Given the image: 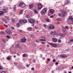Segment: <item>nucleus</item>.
<instances>
[{
	"mask_svg": "<svg viewBox=\"0 0 73 73\" xmlns=\"http://www.w3.org/2000/svg\"><path fill=\"white\" fill-rule=\"evenodd\" d=\"M28 21L31 24H33L35 23V20L34 19L31 18L28 19Z\"/></svg>",
	"mask_w": 73,
	"mask_h": 73,
	"instance_id": "obj_1",
	"label": "nucleus"
},
{
	"mask_svg": "<svg viewBox=\"0 0 73 73\" xmlns=\"http://www.w3.org/2000/svg\"><path fill=\"white\" fill-rule=\"evenodd\" d=\"M46 9H43L42 11H41V14L42 15H44L46 13Z\"/></svg>",
	"mask_w": 73,
	"mask_h": 73,
	"instance_id": "obj_2",
	"label": "nucleus"
},
{
	"mask_svg": "<svg viewBox=\"0 0 73 73\" xmlns=\"http://www.w3.org/2000/svg\"><path fill=\"white\" fill-rule=\"evenodd\" d=\"M19 5L21 8H24L25 6V4L24 3L22 2L19 4Z\"/></svg>",
	"mask_w": 73,
	"mask_h": 73,
	"instance_id": "obj_3",
	"label": "nucleus"
},
{
	"mask_svg": "<svg viewBox=\"0 0 73 73\" xmlns=\"http://www.w3.org/2000/svg\"><path fill=\"white\" fill-rule=\"evenodd\" d=\"M21 42H25L27 41V38L25 37H23L21 40Z\"/></svg>",
	"mask_w": 73,
	"mask_h": 73,
	"instance_id": "obj_4",
	"label": "nucleus"
},
{
	"mask_svg": "<svg viewBox=\"0 0 73 73\" xmlns=\"http://www.w3.org/2000/svg\"><path fill=\"white\" fill-rule=\"evenodd\" d=\"M60 11H62V12H61V13L63 16H65V15H66V12L62 10H61Z\"/></svg>",
	"mask_w": 73,
	"mask_h": 73,
	"instance_id": "obj_5",
	"label": "nucleus"
},
{
	"mask_svg": "<svg viewBox=\"0 0 73 73\" xmlns=\"http://www.w3.org/2000/svg\"><path fill=\"white\" fill-rule=\"evenodd\" d=\"M49 12L50 13H51V14H53L54 13L55 11L54 10L51 9L49 10Z\"/></svg>",
	"mask_w": 73,
	"mask_h": 73,
	"instance_id": "obj_6",
	"label": "nucleus"
},
{
	"mask_svg": "<svg viewBox=\"0 0 73 73\" xmlns=\"http://www.w3.org/2000/svg\"><path fill=\"white\" fill-rule=\"evenodd\" d=\"M38 9H40L42 8V5L40 3H38Z\"/></svg>",
	"mask_w": 73,
	"mask_h": 73,
	"instance_id": "obj_7",
	"label": "nucleus"
},
{
	"mask_svg": "<svg viewBox=\"0 0 73 73\" xmlns=\"http://www.w3.org/2000/svg\"><path fill=\"white\" fill-rule=\"evenodd\" d=\"M6 33L9 35H11L12 34V32L9 30H6Z\"/></svg>",
	"mask_w": 73,
	"mask_h": 73,
	"instance_id": "obj_8",
	"label": "nucleus"
},
{
	"mask_svg": "<svg viewBox=\"0 0 73 73\" xmlns=\"http://www.w3.org/2000/svg\"><path fill=\"white\" fill-rule=\"evenodd\" d=\"M49 44H50V45H51V46H52L55 47L56 46H57V45L54 43H48Z\"/></svg>",
	"mask_w": 73,
	"mask_h": 73,
	"instance_id": "obj_9",
	"label": "nucleus"
},
{
	"mask_svg": "<svg viewBox=\"0 0 73 73\" xmlns=\"http://www.w3.org/2000/svg\"><path fill=\"white\" fill-rule=\"evenodd\" d=\"M49 28L50 29H54V25H51L49 27Z\"/></svg>",
	"mask_w": 73,
	"mask_h": 73,
	"instance_id": "obj_10",
	"label": "nucleus"
},
{
	"mask_svg": "<svg viewBox=\"0 0 73 73\" xmlns=\"http://www.w3.org/2000/svg\"><path fill=\"white\" fill-rule=\"evenodd\" d=\"M60 56L62 58H65V57H67V56L65 54H62L60 55Z\"/></svg>",
	"mask_w": 73,
	"mask_h": 73,
	"instance_id": "obj_11",
	"label": "nucleus"
},
{
	"mask_svg": "<svg viewBox=\"0 0 73 73\" xmlns=\"http://www.w3.org/2000/svg\"><path fill=\"white\" fill-rule=\"evenodd\" d=\"M34 5V4H30L29 5V8H30V9H31L33 7V5Z\"/></svg>",
	"mask_w": 73,
	"mask_h": 73,
	"instance_id": "obj_12",
	"label": "nucleus"
},
{
	"mask_svg": "<svg viewBox=\"0 0 73 73\" xmlns=\"http://www.w3.org/2000/svg\"><path fill=\"white\" fill-rule=\"evenodd\" d=\"M52 41L53 42H56L57 41V40L56 38H52Z\"/></svg>",
	"mask_w": 73,
	"mask_h": 73,
	"instance_id": "obj_13",
	"label": "nucleus"
},
{
	"mask_svg": "<svg viewBox=\"0 0 73 73\" xmlns=\"http://www.w3.org/2000/svg\"><path fill=\"white\" fill-rule=\"evenodd\" d=\"M70 3L69 1V0H67L66 3L64 4V5H68L69 3Z\"/></svg>",
	"mask_w": 73,
	"mask_h": 73,
	"instance_id": "obj_14",
	"label": "nucleus"
},
{
	"mask_svg": "<svg viewBox=\"0 0 73 73\" xmlns=\"http://www.w3.org/2000/svg\"><path fill=\"white\" fill-rule=\"evenodd\" d=\"M4 12L3 11H0V16H3V15H4Z\"/></svg>",
	"mask_w": 73,
	"mask_h": 73,
	"instance_id": "obj_15",
	"label": "nucleus"
},
{
	"mask_svg": "<svg viewBox=\"0 0 73 73\" xmlns=\"http://www.w3.org/2000/svg\"><path fill=\"white\" fill-rule=\"evenodd\" d=\"M50 34L51 35H52V36H55V33L53 31H51Z\"/></svg>",
	"mask_w": 73,
	"mask_h": 73,
	"instance_id": "obj_16",
	"label": "nucleus"
},
{
	"mask_svg": "<svg viewBox=\"0 0 73 73\" xmlns=\"http://www.w3.org/2000/svg\"><path fill=\"white\" fill-rule=\"evenodd\" d=\"M3 11H4V13H7L8 12V11L7 9H3Z\"/></svg>",
	"mask_w": 73,
	"mask_h": 73,
	"instance_id": "obj_17",
	"label": "nucleus"
},
{
	"mask_svg": "<svg viewBox=\"0 0 73 73\" xmlns=\"http://www.w3.org/2000/svg\"><path fill=\"white\" fill-rule=\"evenodd\" d=\"M69 20H71L72 21H73V18L71 16H70L68 18Z\"/></svg>",
	"mask_w": 73,
	"mask_h": 73,
	"instance_id": "obj_18",
	"label": "nucleus"
},
{
	"mask_svg": "<svg viewBox=\"0 0 73 73\" xmlns=\"http://www.w3.org/2000/svg\"><path fill=\"white\" fill-rule=\"evenodd\" d=\"M45 20L48 23H49V22H50V20H49V19H48V18H47L45 19Z\"/></svg>",
	"mask_w": 73,
	"mask_h": 73,
	"instance_id": "obj_19",
	"label": "nucleus"
},
{
	"mask_svg": "<svg viewBox=\"0 0 73 73\" xmlns=\"http://www.w3.org/2000/svg\"><path fill=\"white\" fill-rule=\"evenodd\" d=\"M32 27H28L27 28V30L28 31H31V30H32Z\"/></svg>",
	"mask_w": 73,
	"mask_h": 73,
	"instance_id": "obj_20",
	"label": "nucleus"
},
{
	"mask_svg": "<svg viewBox=\"0 0 73 73\" xmlns=\"http://www.w3.org/2000/svg\"><path fill=\"white\" fill-rule=\"evenodd\" d=\"M33 11L36 14H37L38 13V11H37L36 9H34L33 10Z\"/></svg>",
	"mask_w": 73,
	"mask_h": 73,
	"instance_id": "obj_21",
	"label": "nucleus"
},
{
	"mask_svg": "<svg viewBox=\"0 0 73 73\" xmlns=\"http://www.w3.org/2000/svg\"><path fill=\"white\" fill-rule=\"evenodd\" d=\"M16 27L17 28H19L20 26V24H19V23H17L16 25Z\"/></svg>",
	"mask_w": 73,
	"mask_h": 73,
	"instance_id": "obj_22",
	"label": "nucleus"
},
{
	"mask_svg": "<svg viewBox=\"0 0 73 73\" xmlns=\"http://www.w3.org/2000/svg\"><path fill=\"white\" fill-rule=\"evenodd\" d=\"M19 46H20V44H18L15 46V48H19Z\"/></svg>",
	"mask_w": 73,
	"mask_h": 73,
	"instance_id": "obj_23",
	"label": "nucleus"
},
{
	"mask_svg": "<svg viewBox=\"0 0 73 73\" xmlns=\"http://www.w3.org/2000/svg\"><path fill=\"white\" fill-rule=\"evenodd\" d=\"M30 36H31V37L32 38H34L35 37V35H33L32 34L30 35Z\"/></svg>",
	"mask_w": 73,
	"mask_h": 73,
	"instance_id": "obj_24",
	"label": "nucleus"
},
{
	"mask_svg": "<svg viewBox=\"0 0 73 73\" xmlns=\"http://www.w3.org/2000/svg\"><path fill=\"white\" fill-rule=\"evenodd\" d=\"M62 29L63 31H64V32H65V31H66V30L65 29V28L64 27H63L62 28Z\"/></svg>",
	"mask_w": 73,
	"mask_h": 73,
	"instance_id": "obj_25",
	"label": "nucleus"
},
{
	"mask_svg": "<svg viewBox=\"0 0 73 73\" xmlns=\"http://www.w3.org/2000/svg\"><path fill=\"white\" fill-rule=\"evenodd\" d=\"M23 22V21L22 20H19V23H20V24H21Z\"/></svg>",
	"mask_w": 73,
	"mask_h": 73,
	"instance_id": "obj_26",
	"label": "nucleus"
},
{
	"mask_svg": "<svg viewBox=\"0 0 73 73\" xmlns=\"http://www.w3.org/2000/svg\"><path fill=\"white\" fill-rule=\"evenodd\" d=\"M5 18H6V19H7L8 20H9L10 19L9 18V17H7V16H5Z\"/></svg>",
	"mask_w": 73,
	"mask_h": 73,
	"instance_id": "obj_27",
	"label": "nucleus"
},
{
	"mask_svg": "<svg viewBox=\"0 0 73 73\" xmlns=\"http://www.w3.org/2000/svg\"><path fill=\"white\" fill-rule=\"evenodd\" d=\"M23 22L24 23H27V21L26 20H23Z\"/></svg>",
	"mask_w": 73,
	"mask_h": 73,
	"instance_id": "obj_28",
	"label": "nucleus"
},
{
	"mask_svg": "<svg viewBox=\"0 0 73 73\" xmlns=\"http://www.w3.org/2000/svg\"><path fill=\"white\" fill-rule=\"evenodd\" d=\"M31 45H32V46H36V44H35V43H32L31 44Z\"/></svg>",
	"mask_w": 73,
	"mask_h": 73,
	"instance_id": "obj_29",
	"label": "nucleus"
},
{
	"mask_svg": "<svg viewBox=\"0 0 73 73\" xmlns=\"http://www.w3.org/2000/svg\"><path fill=\"white\" fill-rule=\"evenodd\" d=\"M40 41H46V40L44 39H40Z\"/></svg>",
	"mask_w": 73,
	"mask_h": 73,
	"instance_id": "obj_30",
	"label": "nucleus"
},
{
	"mask_svg": "<svg viewBox=\"0 0 73 73\" xmlns=\"http://www.w3.org/2000/svg\"><path fill=\"white\" fill-rule=\"evenodd\" d=\"M13 11H14V12H16V7H14Z\"/></svg>",
	"mask_w": 73,
	"mask_h": 73,
	"instance_id": "obj_31",
	"label": "nucleus"
},
{
	"mask_svg": "<svg viewBox=\"0 0 73 73\" xmlns=\"http://www.w3.org/2000/svg\"><path fill=\"white\" fill-rule=\"evenodd\" d=\"M26 17H27V18H29V16L28 15H26Z\"/></svg>",
	"mask_w": 73,
	"mask_h": 73,
	"instance_id": "obj_32",
	"label": "nucleus"
},
{
	"mask_svg": "<svg viewBox=\"0 0 73 73\" xmlns=\"http://www.w3.org/2000/svg\"><path fill=\"white\" fill-rule=\"evenodd\" d=\"M2 41L3 42H6V41L5 40H4L3 39H2Z\"/></svg>",
	"mask_w": 73,
	"mask_h": 73,
	"instance_id": "obj_33",
	"label": "nucleus"
},
{
	"mask_svg": "<svg viewBox=\"0 0 73 73\" xmlns=\"http://www.w3.org/2000/svg\"><path fill=\"white\" fill-rule=\"evenodd\" d=\"M23 10H21L20 12V14H22L23 13Z\"/></svg>",
	"mask_w": 73,
	"mask_h": 73,
	"instance_id": "obj_34",
	"label": "nucleus"
},
{
	"mask_svg": "<svg viewBox=\"0 0 73 73\" xmlns=\"http://www.w3.org/2000/svg\"><path fill=\"white\" fill-rule=\"evenodd\" d=\"M41 38L43 39H44V40H45V39H46V38L45 37L42 36V37Z\"/></svg>",
	"mask_w": 73,
	"mask_h": 73,
	"instance_id": "obj_35",
	"label": "nucleus"
},
{
	"mask_svg": "<svg viewBox=\"0 0 73 73\" xmlns=\"http://www.w3.org/2000/svg\"><path fill=\"white\" fill-rule=\"evenodd\" d=\"M11 59V58L10 57H7V60H9Z\"/></svg>",
	"mask_w": 73,
	"mask_h": 73,
	"instance_id": "obj_36",
	"label": "nucleus"
},
{
	"mask_svg": "<svg viewBox=\"0 0 73 73\" xmlns=\"http://www.w3.org/2000/svg\"><path fill=\"white\" fill-rule=\"evenodd\" d=\"M58 16H59V17L61 16V14L60 13H59L58 14Z\"/></svg>",
	"mask_w": 73,
	"mask_h": 73,
	"instance_id": "obj_37",
	"label": "nucleus"
},
{
	"mask_svg": "<svg viewBox=\"0 0 73 73\" xmlns=\"http://www.w3.org/2000/svg\"><path fill=\"white\" fill-rule=\"evenodd\" d=\"M46 60L47 61H50V59L49 58H48Z\"/></svg>",
	"mask_w": 73,
	"mask_h": 73,
	"instance_id": "obj_38",
	"label": "nucleus"
},
{
	"mask_svg": "<svg viewBox=\"0 0 73 73\" xmlns=\"http://www.w3.org/2000/svg\"><path fill=\"white\" fill-rule=\"evenodd\" d=\"M58 42H59V43H60V42H61V41L60 40H58Z\"/></svg>",
	"mask_w": 73,
	"mask_h": 73,
	"instance_id": "obj_39",
	"label": "nucleus"
},
{
	"mask_svg": "<svg viewBox=\"0 0 73 73\" xmlns=\"http://www.w3.org/2000/svg\"><path fill=\"white\" fill-rule=\"evenodd\" d=\"M57 20H58V21H60V20H61V19L60 18H57Z\"/></svg>",
	"mask_w": 73,
	"mask_h": 73,
	"instance_id": "obj_40",
	"label": "nucleus"
},
{
	"mask_svg": "<svg viewBox=\"0 0 73 73\" xmlns=\"http://www.w3.org/2000/svg\"><path fill=\"white\" fill-rule=\"evenodd\" d=\"M23 57H26V55L25 54H24L23 55Z\"/></svg>",
	"mask_w": 73,
	"mask_h": 73,
	"instance_id": "obj_41",
	"label": "nucleus"
},
{
	"mask_svg": "<svg viewBox=\"0 0 73 73\" xmlns=\"http://www.w3.org/2000/svg\"><path fill=\"white\" fill-rule=\"evenodd\" d=\"M3 69V67L1 66H0V69Z\"/></svg>",
	"mask_w": 73,
	"mask_h": 73,
	"instance_id": "obj_42",
	"label": "nucleus"
},
{
	"mask_svg": "<svg viewBox=\"0 0 73 73\" xmlns=\"http://www.w3.org/2000/svg\"><path fill=\"white\" fill-rule=\"evenodd\" d=\"M29 65H30L27 64L26 65V66H27V67H29Z\"/></svg>",
	"mask_w": 73,
	"mask_h": 73,
	"instance_id": "obj_43",
	"label": "nucleus"
},
{
	"mask_svg": "<svg viewBox=\"0 0 73 73\" xmlns=\"http://www.w3.org/2000/svg\"><path fill=\"white\" fill-rule=\"evenodd\" d=\"M60 36H62V35H63L61 33H60L59 35Z\"/></svg>",
	"mask_w": 73,
	"mask_h": 73,
	"instance_id": "obj_44",
	"label": "nucleus"
},
{
	"mask_svg": "<svg viewBox=\"0 0 73 73\" xmlns=\"http://www.w3.org/2000/svg\"><path fill=\"white\" fill-rule=\"evenodd\" d=\"M43 26L44 27H46V24H43Z\"/></svg>",
	"mask_w": 73,
	"mask_h": 73,
	"instance_id": "obj_45",
	"label": "nucleus"
},
{
	"mask_svg": "<svg viewBox=\"0 0 73 73\" xmlns=\"http://www.w3.org/2000/svg\"><path fill=\"white\" fill-rule=\"evenodd\" d=\"M7 37L8 38H10V36L8 35L7 36Z\"/></svg>",
	"mask_w": 73,
	"mask_h": 73,
	"instance_id": "obj_46",
	"label": "nucleus"
},
{
	"mask_svg": "<svg viewBox=\"0 0 73 73\" xmlns=\"http://www.w3.org/2000/svg\"><path fill=\"white\" fill-rule=\"evenodd\" d=\"M4 33L3 32L0 33V35H3Z\"/></svg>",
	"mask_w": 73,
	"mask_h": 73,
	"instance_id": "obj_47",
	"label": "nucleus"
},
{
	"mask_svg": "<svg viewBox=\"0 0 73 73\" xmlns=\"http://www.w3.org/2000/svg\"><path fill=\"white\" fill-rule=\"evenodd\" d=\"M68 43H70L71 42V40H69L68 41Z\"/></svg>",
	"mask_w": 73,
	"mask_h": 73,
	"instance_id": "obj_48",
	"label": "nucleus"
},
{
	"mask_svg": "<svg viewBox=\"0 0 73 73\" xmlns=\"http://www.w3.org/2000/svg\"><path fill=\"white\" fill-rule=\"evenodd\" d=\"M31 70H35V68H33V67H32L31 68Z\"/></svg>",
	"mask_w": 73,
	"mask_h": 73,
	"instance_id": "obj_49",
	"label": "nucleus"
},
{
	"mask_svg": "<svg viewBox=\"0 0 73 73\" xmlns=\"http://www.w3.org/2000/svg\"><path fill=\"white\" fill-rule=\"evenodd\" d=\"M11 21L13 23L15 22V20L13 19H11Z\"/></svg>",
	"mask_w": 73,
	"mask_h": 73,
	"instance_id": "obj_50",
	"label": "nucleus"
},
{
	"mask_svg": "<svg viewBox=\"0 0 73 73\" xmlns=\"http://www.w3.org/2000/svg\"><path fill=\"white\" fill-rule=\"evenodd\" d=\"M50 18H52V17H53V16L52 15H51L50 16Z\"/></svg>",
	"mask_w": 73,
	"mask_h": 73,
	"instance_id": "obj_51",
	"label": "nucleus"
},
{
	"mask_svg": "<svg viewBox=\"0 0 73 73\" xmlns=\"http://www.w3.org/2000/svg\"><path fill=\"white\" fill-rule=\"evenodd\" d=\"M4 26H5L6 27H8V26L7 25H5V24L3 25Z\"/></svg>",
	"mask_w": 73,
	"mask_h": 73,
	"instance_id": "obj_52",
	"label": "nucleus"
},
{
	"mask_svg": "<svg viewBox=\"0 0 73 73\" xmlns=\"http://www.w3.org/2000/svg\"><path fill=\"white\" fill-rule=\"evenodd\" d=\"M1 73H6V72H5V71H3Z\"/></svg>",
	"mask_w": 73,
	"mask_h": 73,
	"instance_id": "obj_53",
	"label": "nucleus"
},
{
	"mask_svg": "<svg viewBox=\"0 0 73 73\" xmlns=\"http://www.w3.org/2000/svg\"><path fill=\"white\" fill-rule=\"evenodd\" d=\"M11 28L12 29H14V27H11Z\"/></svg>",
	"mask_w": 73,
	"mask_h": 73,
	"instance_id": "obj_54",
	"label": "nucleus"
},
{
	"mask_svg": "<svg viewBox=\"0 0 73 73\" xmlns=\"http://www.w3.org/2000/svg\"><path fill=\"white\" fill-rule=\"evenodd\" d=\"M65 28H66V29H68V26H65Z\"/></svg>",
	"mask_w": 73,
	"mask_h": 73,
	"instance_id": "obj_55",
	"label": "nucleus"
},
{
	"mask_svg": "<svg viewBox=\"0 0 73 73\" xmlns=\"http://www.w3.org/2000/svg\"><path fill=\"white\" fill-rule=\"evenodd\" d=\"M52 61L53 62H55V61H56V60H55V59H53Z\"/></svg>",
	"mask_w": 73,
	"mask_h": 73,
	"instance_id": "obj_56",
	"label": "nucleus"
},
{
	"mask_svg": "<svg viewBox=\"0 0 73 73\" xmlns=\"http://www.w3.org/2000/svg\"><path fill=\"white\" fill-rule=\"evenodd\" d=\"M19 48V49H21V47L19 46V47H18Z\"/></svg>",
	"mask_w": 73,
	"mask_h": 73,
	"instance_id": "obj_57",
	"label": "nucleus"
},
{
	"mask_svg": "<svg viewBox=\"0 0 73 73\" xmlns=\"http://www.w3.org/2000/svg\"><path fill=\"white\" fill-rule=\"evenodd\" d=\"M35 29H38V27H35Z\"/></svg>",
	"mask_w": 73,
	"mask_h": 73,
	"instance_id": "obj_58",
	"label": "nucleus"
},
{
	"mask_svg": "<svg viewBox=\"0 0 73 73\" xmlns=\"http://www.w3.org/2000/svg\"><path fill=\"white\" fill-rule=\"evenodd\" d=\"M19 32H21V33L22 32V30H20Z\"/></svg>",
	"mask_w": 73,
	"mask_h": 73,
	"instance_id": "obj_59",
	"label": "nucleus"
},
{
	"mask_svg": "<svg viewBox=\"0 0 73 73\" xmlns=\"http://www.w3.org/2000/svg\"><path fill=\"white\" fill-rule=\"evenodd\" d=\"M36 24H38V21H36Z\"/></svg>",
	"mask_w": 73,
	"mask_h": 73,
	"instance_id": "obj_60",
	"label": "nucleus"
},
{
	"mask_svg": "<svg viewBox=\"0 0 73 73\" xmlns=\"http://www.w3.org/2000/svg\"><path fill=\"white\" fill-rule=\"evenodd\" d=\"M71 42H73V39L70 40Z\"/></svg>",
	"mask_w": 73,
	"mask_h": 73,
	"instance_id": "obj_61",
	"label": "nucleus"
},
{
	"mask_svg": "<svg viewBox=\"0 0 73 73\" xmlns=\"http://www.w3.org/2000/svg\"><path fill=\"white\" fill-rule=\"evenodd\" d=\"M56 65H58V62H56Z\"/></svg>",
	"mask_w": 73,
	"mask_h": 73,
	"instance_id": "obj_62",
	"label": "nucleus"
},
{
	"mask_svg": "<svg viewBox=\"0 0 73 73\" xmlns=\"http://www.w3.org/2000/svg\"><path fill=\"white\" fill-rule=\"evenodd\" d=\"M42 44H44V42H41Z\"/></svg>",
	"mask_w": 73,
	"mask_h": 73,
	"instance_id": "obj_63",
	"label": "nucleus"
},
{
	"mask_svg": "<svg viewBox=\"0 0 73 73\" xmlns=\"http://www.w3.org/2000/svg\"><path fill=\"white\" fill-rule=\"evenodd\" d=\"M52 73H54V71H52L51 72Z\"/></svg>",
	"mask_w": 73,
	"mask_h": 73,
	"instance_id": "obj_64",
	"label": "nucleus"
}]
</instances>
